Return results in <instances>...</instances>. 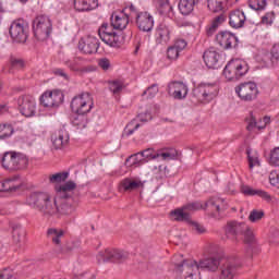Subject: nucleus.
<instances>
[{"mask_svg": "<svg viewBox=\"0 0 279 279\" xmlns=\"http://www.w3.org/2000/svg\"><path fill=\"white\" fill-rule=\"evenodd\" d=\"M17 106L23 117H34L36 114V99L29 95L20 96Z\"/></svg>", "mask_w": 279, "mask_h": 279, "instance_id": "nucleus-18", "label": "nucleus"}, {"mask_svg": "<svg viewBox=\"0 0 279 279\" xmlns=\"http://www.w3.org/2000/svg\"><path fill=\"white\" fill-rule=\"evenodd\" d=\"M223 256L215 255L201 259L197 263L198 270L205 269L206 271H211L213 274L219 271Z\"/></svg>", "mask_w": 279, "mask_h": 279, "instance_id": "nucleus-20", "label": "nucleus"}, {"mask_svg": "<svg viewBox=\"0 0 279 279\" xmlns=\"http://www.w3.org/2000/svg\"><path fill=\"white\" fill-rule=\"evenodd\" d=\"M1 279H12L14 278V271L10 268H4L0 271Z\"/></svg>", "mask_w": 279, "mask_h": 279, "instance_id": "nucleus-58", "label": "nucleus"}, {"mask_svg": "<svg viewBox=\"0 0 279 279\" xmlns=\"http://www.w3.org/2000/svg\"><path fill=\"white\" fill-rule=\"evenodd\" d=\"M53 25L47 15H37L33 21V32L37 40L44 41L51 36Z\"/></svg>", "mask_w": 279, "mask_h": 279, "instance_id": "nucleus-7", "label": "nucleus"}, {"mask_svg": "<svg viewBox=\"0 0 279 279\" xmlns=\"http://www.w3.org/2000/svg\"><path fill=\"white\" fill-rule=\"evenodd\" d=\"M156 8L161 16H167L173 11V7L169 3V0H157Z\"/></svg>", "mask_w": 279, "mask_h": 279, "instance_id": "nucleus-40", "label": "nucleus"}, {"mask_svg": "<svg viewBox=\"0 0 279 279\" xmlns=\"http://www.w3.org/2000/svg\"><path fill=\"white\" fill-rule=\"evenodd\" d=\"M173 34V24L169 22L160 23L156 28L155 40L157 45H168Z\"/></svg>", "mask_w": 279, "mask_h": 279, "instance_id": "nucleus-17", "label": "nucleus"}, {"mask_svg": "<svg viewBox=\"0 0 279 279\" xmlns=\"http://www.w3.org/2000/svg\"><path fill=\"white\" fill-rule=\"evenodd\" d=\"M269 163L272 167H279V147H276L270 151Z\"/></svg>", "mask_w": 279, "mask_h": 279, "instance_id": "nucleus-52", "label": "nucleus"}, {"mask_svg": "<svg viewBox=\"0 0 279 279\" xmlns=\"http://www.w3.org/2000/svg\"><path fill=\"white\" fill-rule=\"evenodd\" d=\"M28 206H33L41 213L44 217H69L75 213V205L73 198H51L49 193L35 192L27 198Z\"/></svg>", "mask_w": 279, "mask_h": 279, "instance_id": "nucleus-1", "label": "nucleus"}, {"mask_svg": "<svg viewBox=\"0 0 279 279\" xmlns=\"http://www.w3.org/2000/svg\"><path fill=\"white\" fill-rule=\"evenodd\" d=\"M219 269L220 279H234L239 269H241V259L234 255L222 257Z\"/></svg>", "mask_w": 279, "mask_h": 279, "instance_id": "nucleus-8", "label": "nucleus"}, {"mask_svg": "<svg viewBox=\"0 0 279 279\" xmlns=\"http://www.w3.org/2000/svg\"><path fill=\"white\" fill-rule=\"evenodd\" d=\"M94 101L90 93H82L75 96L71 101V109L76 112L78 117L74 120V125L80 130H84L88 125V120L84 114H88L93 110Z\"/></svg>", "mask_w": 279, "mask_h": 279, "instance_id": "nucleus-3", "label": "nucleus"}, {"mask_svg": "<svg viewBox=\"0 0 279 279\" xmlns=\"http://www.w3.org/2000/svg\"><path fill=\"white\" fill-rule=\"evenodd\" d=\"M9 34L13 43L23 45L27 43V38L29 36V24L24 20L14 21L10 26Z\"/></svg>", "mask_w": 279, "mask_h": 279, "instance_id": "nucleus-11", "label": "nucleus"}, {"mask_svg": "<svg viewBox=\"0 0 279 279\" xmlns=\"http://www.w3.org/2000/svg\"><path fill=\"white\" fill-rule=\"evenodd\" d=\"M229 25L233 29H239L245 25V13L242 10H233L229 14Z\"/></svg>", "mask_w": 279, "mask_h": 279, "instance_id": "nucleus-26", "label": "nucleus"}, {"mask_svg": "<svg viewBox=\"0 0 279 279\" xmlns=\"http://www.w3.org/2000/svg\"><path fill=\"white\" fill-rule=\"evenodd\" d=\"M10 64L12 69H25V61L23 59L11 57Z\"/></svg>", "mask_w": 279, "mask_h": 279, "instance_id": "nucleus-55", "label": "nucleus"}, {"mask_svg": "<svg viewBox=\"0 0 279 279\" xmlns=\"http://www.w3.org/2000/svg\"><path fill=\"white\" fill-rule=\"evenodd\" d=\"M216 40L222 49H234L239 45V38L228 31L218 33Z\"/></svg>", "mask_w": 279, "mask_h": 279, "instance_id": "nucleus-21", "label": "nucleus"}, {"mask_svg": "<svg viewBox=\"0 0 279 279\" xmlns=\"http://www.w3.org/2000/svg\"><path fill=\"white\" fill-rule=\"evenodd\" d=\"M226 19H228V15H226V13H219L216 17H214V20L211 21V25L207 29V34H215L219 26L226 23Z\"/></svg>", "mask_w": 279, "mask_h": 279, "instance_id": "nucleus-38", "label": "nucleus"}, {"mask_svg": "<svg viewBox=\"0 0 279 279\" xmlns=\"http://www.w3.org/2000/svg\"><path fill=\"white\" fill-rule=\"evenodd\" d=\"M52 73L57 77H62L63 80H65V82H69L71 80V76L69 75V73H66V70H64L62 68H54L52 70Z\"/></svg>", "mask_w": 279, "mask_h": 279, "instance_id": "nucleus-53", "label": "nucleus"}, {"mask_svg": "<svg viewBox=\"0 0 279 279\" xmlns=\"http://www.w3.org/2000/svg\"><path fill=\"white\" fill-rule=\"evenodd\" d=\"M159 154V158H162V160H167V158H172L170 153H157Z\"/></svg>", "mask_w": 279, "mask_h": 279, "instance_id": "nucleus-63", "label": "nucleus"}, {"mask_svg": "<svg viewBox=\"0 0 279 279\" xmlns=\"http://www.w3.org/2000/svg\"><path fill=\"white\" fill-rule=\"evenodd\" d=\"M64 66L69 69L72 73H77L78 75H86V73H93L97 70L95 65L88 64V60L83 57H73L63 62Z\"/></svg>", "mask_w": 279, "mask_h": 279, "instance_id": "nucleus-10", "label": "nucleus"}, {"mask_svg": "<svg viewBox=\"0 0 279 279\" xmlns=\"http://www.w3.org/2000/svg\"><path fill=\"white\" fill-rule=\"evenodd\" d=\"M98 65L100 66V69H102V71H108V69H110V59L108 58L99 59Z\"/></svg>", "mask_w": 279, "mask_h": 279, "instance_id": "nucleus-60", "label": "nucleus"}, {"mask_svg": "<svg viewBox=\"0 0 279 279\" xmlns=\"http://www.w3.org/2000/svg\"><path fill=\"white\" fill-rule=\"evenodd\" d=\"M262 23L264 25H271V23H274V13H266L263 17H262Z\"/></svg>", "mask_w": 279, "mask_h": 279, "instance_id": "nucleus-61", "label": "nucleus"}, {"mask_svg": "<svg viewBox=\"0 0 279 279\" xmlns=\"http://www.w3.org/2000/svg\"><path fill=\"white\" fill-rule=\"evenodd\" d=\"M266 58H270L271 64H277L279 61V43L272 46L270 53H266Z\"/></svg>", "mask_w": 279, "mask_h": 279, "instance_id": "nucleus-44", "label": "nucleus"}, {"mask_svg": "<svg viewBox=\"0 0 279 279\" xmlns=\"http://www.w3.org/2000/svg\"><path fill=\"white\" fill-rule=\"evenodd\" d=\"M221 204H223V199L211 197L204 205L199 202L189 203L182 208L171 211L170 215L172 218H174V221H185L186 223H191V214L189 213L206 208L207 210H211L209 215L214 219H219L221 211L226 210V206L221 207Z\"/></svg>", "mask_w": 279, "mask_h": 279, "instance_id": "nucleus-2", "label": "nucleus"}, {"mask_svg": "<svg viewBox=\"0 0 279 279\" xmlns=\"http://www.w3.org/2000/svg\"><path fill=\"white\" fill-rule=\"evenodd\" d=\"M0 189L2 193L8 191H16L17 189H21V183H19V177H12L3 180L0 183Z\"/></svg>", "mask_w": 279, "mask_h": 279, "instance_id": "nucleus-36", "label": "nucleus"}, {"mask_svg": "<svg viewBox=\"0 0 279 279\" xmlns=\"http://www.w3.org/2000/svg\"><path fill=\"white\" fill-rule=\"evenodd\" d=\"M199 3V0H180L179 1V11L183 16H189L195 10V5Z\"/></svg>", "mask_w": 279, "mask_h": 279, "instance_id": "nucleus-35", "label": "nucleus"}, {"mask_svg": "<svg viewBox=\"0 0 279 279\" xmlns=\"http://www.w3.org/2000/svg\"><path fill=\"white\" fill-rule=\"evenodd\" d=\"M69 180V172H57L49 175L50 184H60L61 182H66Z\"/></svg>", "mask_w": 279, "mask_h": 279, "instance_id": "nucleus-42", "label": "nucleus"}, {"mask_svg": "<svg viewBox=\"0 0 279 279\" xmlns=\"http://www.w3.org/2000/svg\"><path fill=\"white\" fill-rule=\"evenodd\" d=\"M39 101L44 108H58L64 101V94L60 89L47 90L41 95Z\"/></svg>", "mask_w": 279, "mask_h": 279, "instance_id": "nucleus-16", "label": "nucleus"}, {"mask_svg": "<svg viewBox=\"0 0 279 279\" xmlns=\"http://www.w3.org/2000/svg\"><path fill=\"white\" fill-rule=\"evenodd\" d=\"M158 84H153L146 90H144L143 95H148V97L151 99L158 95Z\"/></svg>", "mask_w": 279, "mask_h": 279, "instance_id": "nucleus-57", "label": "nucleus"}, {"mask_svg": "<svg viewBox=\"0 0 279 279\" xmlns=\"http://www.w3.org/2000/svg\"><path fill=\"white\" fill-rule=\"evenodd\" d=\"M168 94L170 97H173V99H186L189 87L182 82L173 81L168 84Z\"/></svg>", "mask_w": 279, "mask_h": 279, "instance_id": "nucleus-22", "label": "nucleus"}, {"mask_svg": "<svg viewBox=\"0 0 279 279\" xmlns=\"http://www.w3.org/2000/svg\"><path fill=\"white\" fill-rule=\"evenodd\" d=\"M99 5L97 0H74V10L77 12H88Z\"/></svg>", "mask_w": 279, "mask_h": 279, "instance_id": "nucleus-31", "label": "nucleus"}, {"mask_svg": "<svg viewBox=\"0 0 279 279\" xmlns=\"http://www.w3.org/2000/svg\"><path fill=\"white\" fill-rule=\"evenodd\" d=\"M99 38L109 47H121V37L114 32V26L102 24L98 28Z\"/></svg>", "mask_w": 279, "mask_h": 279, "instance_id": "nucleus-13", "label": "nucleus"}, {"mask_svg": "<svg viewBox=\"0 0 279 279\" xmlns=\"http://www.w3.org/2000/svg\"><path fill=\"white\" fill-rule=\"evenodd\" d=\"M219 95V86L217 84L203 83L193 89V96L202 104L213 101Z\"/></svg>", "mask_w": 279, "mask_h": 279, "instance_id": "nucleus-12", "label": "nucleus"}, {"mask_svg": "<svg viewBox=\"0 0 279 279\" xmlns=\"http://www.w3.org/2000/svg\"><path fill=\"white\" fill-rule=\"evenodd\" d=\"M122 12L124 14H128L129 19H130V16H131V19H134V17L137 19L138 14H141V12H138V9H136L134 7V4H131V5L126 7V8H124L122 10Z\"/></svg>", "mask_w": 279, "mask_h": 279, "instance_id": "nucleus-51", "label": "nucleus"}, {"mask_svg": "<svg viewBox=\"0 0 279 279\" xmlns=\"http://www.w3.org/2000/svg\"><path fill=\"white\" fill-rule=\"evenodd\" d=\"M225 233L226 236L232 241H239V236H244L243 241L245 245H254V243H256L254 231H252V228L245 222H239L236 220L227 222Z\"/></svg>", "mask_w": 279, "mask_h": 279, "instance_id": "nucleus-4", "label": "nucleus"}, {"mask_svg": "<svg viewBox=\"0 0 279 279\" xmlns=\"http://www.w3.org/2000/svg\"><path fill=\"white\" fill-rule=\"evenodd\" d=\"M141 158H145V160H156V158H160V154H157L154 151L153 148L145 149L143 151H140Z\"/></svg>", "mask_w": 279, "mask_h": 279, "instance_id": "nucleus-47", "label": "nucleus"}, {"mask_svg": "<svg viewBox=\"0 0 279 279\" xmlns=\"http://www.w3.org/2000/svg\"><path fill=\"white\" fill-rule=\"evenodd\" d=\"M235 93L242 101H254L258 97V86L254 82L241 83Z\"/></svg>", "mask_w": 279, "mask_h": 279, "instance_id": "nucleus-15", "label": "nucleus"}, {"mask_svg": "<svg viewBox=\"0 0 279 279\" xmlns=\"http://www.w3.org/2000/svg\"><path fill=\"white\" fill-rule=\"evenodd\" d=\"M143 186V182L136 181L130 178H125L120 182V191L125 193H132V191H138Z\"/></svg>", "mask_w": 279, "mask_h": 279, "instance_id": "nucleus-32", "label": "nucleus"}, {"mask_svg": "<svg viewBox=\"0 0 279 279\" xmlns=\"http://www.w3.org/2000/svg\"><path fill=\"white\" fill-rule=\"evenodd\" d=\"M14 151H8L3 154L1 165L7 171H14Z\"/></svg>", "mask_w": 279, "mask_h": 279, "instance_id": "nucleus-39", "label": "nucleus"}, {"mask_svg": "<svg viewBox=\"0 0 279 279\" xmlns=\"http://www.w3.org/2000/svg\"><path fill=\"white\" fill-rule=\"evenodd\" d=\"M14 134V129L10 124H1L0 125V138H10Z\"/></svg>", "mask_w": 279, "mask_h": 279, "instance_id": "nucleus-45", "label": "nucleus"}, {"mask_svg": "<svg viewBox=\"0 0 279 279\" xmlns=\"http://www.w3.org/2000/svg\"><path fill=\"white\" fill-rule=\"evenodd\" d=\"M126 162H132L131 165H134L135 167H141V165H145L147 162V159L141 157L140 153L131 155Z\"/></svg>", "mask_w": 279, "mask_h": 279, "instance_id": "nucleus-46", "label": "nucleus"}, {"mask_svg": "<svg viewBox=\"0 0 279 279\" xmlns=\"http://www.w3.org/2000/svg\"><path fill=\"white\" fill-rule=\"evenodd\" d=\"M219 58L221 56L213 48L206 50L203 54L204 62L208 69H217L219 66Z\"/></svg>", "mask_w": 279, "mask_h": 279, "instance_id": "nucleus-28", "label": "nucleus"}, {"mask_svg": "<svg viewBox=\"0 0 279 279\" xmlns=\"http://www.w3.org/2000/svg\"><path fill=\"white\" fill-rule=\"evenodd\" d=\"M174 271L181 279H202L197 262L193 259H184L180 254L172 258Z\"/></svg>", "mask_w": 279, "mask_h": 279, "instance_id": "nucleus-5", "label": "nucleus"}, {"mask_svg": "<svg viewBox=\"0 0 279 279\" xmlns=\"http://www.w3.org/2000/svg\"><path fill=\"white\" fill-rule=\"evenodd\" d=\"M271 121V118L269 117H264L262 120L260 125H264V128H267V124Z\"/></svg>", "mask_w": 279, "mask_h": 279, "instance_id": "nucleus-64", "label": "nucleus"}, {"mask_svg": "<svg viewBox=\"0 0 279 279\" xmlns=\"http://www.w3.org/2000/svg\"><path fill=\"white\" fill-rule=\"evenodd\" d=\"M77 189L75 181H66L61 185H56L54 191L61 199H73V191Z\"/></svg>", "mask_w": 279, "mask_h": 279, "instance_id": "nucleus-24", "label": "nucleus"}, {"mask_svg": "<svg viewBox=\"0 0 279 279\" xmlns=\"http://www.w3.org/2000/svg\"><path fill=\"white\" fill-rule=\"evenodd\" d=\"M28 165L27 155L14 151V171H23V169H27Z\"/></svg>", "mask_w": 279, "mask_h": 279, "instance_id": "nucleus-34", "label": "nucleus"}, {"mask_svg": "<svg viewBox=\"0 0 279 279\" xmlns=\"http://www.w3.org/2000/svg\"><path fill=\"white\" fill-rule=\"evenodd\" d=\"M245 123L247 132H260V130H265V125H260L263 120L257 119L254 112H250L248 117L245 118Z\"/></svg>", "mask_w": 279, "mask_h": 279, "instance_id": "nucleus-29", "label": "nucleus"}, {"mask_svg": "<svg viewBox=\"0 0 279 279\" xmlns=\"http://www.w3.org/2000/svg\"><path fill=\"white\" fill-rule=\"evenodd\" d=\"M138 121H143L141 116H138L137 119L131 120L126 124V126L124 129V136H132V134H134V131L141 128V123Z\"/></svg>", "mask_w": 279, "mask_h": 279, "instance_id": "nucleus-41", "label": "nucleus"}, {"mask_svg": "<svg viewBox=\"0 0 279 279\" xmlns=\"http://www.w3.org/2000/svg\"><path fill=\"white\" fill-rule=\"evenodd\" d=\"M241 193H243V195H248V196L258 195V197L266 199V202H271V195H269V193L263 190L252 189L250 185H242Z\"/></svg>", "mask_w": 279, "mask_h": 279, "instance_id": "nucleus-33", "label": "nucleus"}, {"mask_svg": "<svg viewBox=\"0 0 279 279\" xmlns=\"http://www.w3.org/2000/svg\"><path fill=\"white\" fill-rule=\"evenodd\" d=\"M99 49V39L95 36L83 37L78 41V50L85 56H93Z\"/></svg>", "mask_w": 279, "mask_h": 279, "instance_id": "nucleus-19", "label": "nucleus"}, {"mask_svg": "<svg viewBox=\"0 0 279 279\" xmlns=\"http://www.w3.org/2000/svg\"><path fill=\"white\" fill-rule=\"evenodd\" d=\"M128 252L118 248H106L100 251L97 255L98 263H123L128 260Z\"/></svg>", "mask_w": 279, "mask_h": 279, "instance_id": "nucleus-14", "label": "nucleus"}, {"mask_svg": "<svg viewBox=\"0 0 279 279\" xmlns=\"http://www.w3.org/2000/svg\"><path fill=\"white\" fill-rule=\"evenodd\" d=\"M130 23V15L123 11L113 13L111 16V25L114 29H125Z\"/></svg>", "mask_w": 279, "mask_h": 279, "instance_id": "nucleus-27", "label": "nucleus"}, {"mask_svg": "<svg viewBox=\"0 0 279 279\" xmlns=\"http://www.w3.org/2000/svg\"><path fill=\"white\" fill-rule=\"evenodd\" d=\"M189 225L191 226L192 231L195 232V234H206L207 232L206 227H204V225L199 222L191 220Z\"/></svg>", "mask_w": 279, "mask_h": 279, "instance_id": "nucleus-48", "label": "nucleus"}, {"mask_svg": "<svg viewBox=\"0 0 279 279\" xmlns=\"http://www.w3.org/2000/svg\"><path fill=\"white\" fill-rule=\"evenodd\" d=\"M109 89L113 95H119L123 90V83L119 81H112L109 83Z\"/></svg>", "mask_w": 279, "mask_h": 279, "instance_id": "nucleus-50", "label": "nucleus"}, {"mask_svg": "<svg viewBox=\"0 0 279 279\" xmlns=\"http://www.w3.org/2000/svg\"><path fill=\"white\" fill-rule=\"evenodd\" d=\"M269 180L270 184H272V186H276V184H278L279 182V175L277 173H270Z\"/></svg>", "mask_w": 279, "mask_h": 279, "instance_id": "nucleus-62", "label": "nucleus"}, {"mask_svg": "<svg viewBox=\"0 0 279 279\" xmlns=\"http://www.w3.org/2000/svg\"><path fill=\"white\" fill-rule=\"evenodd\" d=\"M207 8L213 14H226L228 0H208Z\"/></svg>", "mask_w": 279, "mask_h": 279, "instance_id": "nucleus-30", "label": "nucleus"}, {"mask_svg": "<svg viewBox=\"0 0 279 279\" xmlns=\"http://www.w3.org/2000/svg\"><path fill=\"white\" fill-rule=\"evenodd\" d=\"M136 25L141 32H151L154 29V16L148 12L137 14Z\"/></svg>", "mask_w": 279, "mask_h": 279, "instance_id": "nucleus-25", "label": "nucleus"}, {"mask_svg": "<svg viewBox=\"0 0 279 279\" xmlns=\"http://www.w3.org/2000/svg\"><path fill=\"white\" fill-rule=\"evenodd\" d=\"M12 234H13V243H15V245H19V247H22L25 244V236L27 234L25 229L19 226L13 227Z\"/></svg>", "mask_w": 279, "mask_h": 279, "instance_id": "nucleus-37", "label": "nucleus"}, {"mask_svg": "<svg viewBox=\"0 0 279 279\" xmlns=\"http://www.w3.org/2000/svg\"><path fill=\"white\" fill-rule=\"evenodd\" d=\"M64 230L60 228H49L47 230V236L50 239L51 243L54 244V250L57 254H69L73 250L80 247V241L66 243L62 246V239H64Z\"/></svg>", "mask_w": 279, "mask_h": 279, "instance_id": "nucleus-6", "label": "nucleus"}, {"mask_svg": "<svg viewBox=\"0 0 279 279\" xmlns=\"http://www.w3.org/2000/svg\"><path fill=\"white\" fill-rule=\"evenodd\" d=\"M263 217H265V211L253 209L248 216V221H251L252 223H256V221H260Z\"/></svg>", "mask_w": 279, "mask_h": 279, "instance_id": "nucleus-49", "label": "nucleus"}, {"mask_svg": "<svg viewBox=\"0 0 279 279\" xmlns=\"http://www.w3.org/2000/svg\"><path fill=\"white\" fill-rule=\"evenodd\" d=\"M250 71L247 63L241 60H231L227 63L223 69V75L226 80L229 82H234L235 80H240Z\"/></svg>", "mask_w": 279, "mask_h": 279, "instance_id": "nucleus-9", "label": "nucleus"}, {"mask_svg": "<svg viewBox=\"0 0 279 279\" xmlns=\"http://www.w3.org/2000/svg\"><path fill=\"white\" fill-rule=\"evenodd\" d=\"M71 140L69 135V131L66 129H60L56 131L51 135V141H52V147L54 149H64L69 145V141Z\"/></svg>", "mask_w": 279, "mask_h": 279, "instance_id": "nucleus-23", "label": "nucleus"}, {"mask_svg": "<svg viewBox=\"0 0 279 279\" xmlns=\"http://www.w3.org/2000/svg\"><path fill=\"white\" fill-rule=\"evenodd\" d=\"M187 45L189 44L186 43V40L177 39L172 46L175 47L178 49V51L180 52V51H184V49H186Z\"/></svg>", "mask_w": 279, "mask_h": 279, "instance_id": "nucleus-59", "label": "nucleus"}, {"mask_svg": "<svg viewBox=\"0 0 279 279\" xmlns=\"http://www.w3.org/2000/svg\"><path fill=\"white\" fill-rule=\"evenodd\" d=\"M248 7L255 12H260L267 8V0H248Z\"/></svg>", "mask_w": 279, "mask_h": 279, "instance_id": "nucleus-43", "label": "nucleus"}, {"mask_svg": "<svg viewBox=\"0 0 279 279\" xmlns=\"http://www.w3.org/2000/svg\"><path fill=\"white\" fill-rule=\"evenodd\" d=\"M248 158V167L250 169H254V167H260V161L256 155H251L250 150L246 151Z\"/></svg>", "mask_w": 279, "mask_h": 279, "instance_id": "nucleus-54", "label": "nucleus"}, {"mask_svg": "<svg viewBox=\"0 0 279 279\" xmlns=\"http://www.w3.org/2000/svg\"><path fill=\"white\" fill-rule=\"evenodd\" d=\"M167 58H168V60H177L178 58H180L179 50L173 46L168 47Z\"/></svg>", "mask_w": 279, "mask_h": 279, "instance_id": "nucleus-56", "label": "nucleus"}]
</instances>
